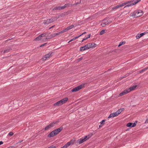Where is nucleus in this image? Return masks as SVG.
<instances>
[{
  "mask_svg": "<svg viewBox=\"0 0 148 148\" xmlns=\"http://www.w3.org/2000/svg\"><path fill=\"white\" fill-rule=\"evenodd\" d=\"M46 35V34H41L39 36L41 38H42V37H43L45 36Z\"/></svg>",
  "mask_w": 148,
  "mask_h": 148,
  "instance_id": "obj_37",
  "label": "nucleus"
},
{
  "mask_svg": "<svg viewBox=\"0 0 148 148\" xmlns=\"http://www.w3.org/2000/svg\"><path fill=\"white\" fill-rule=\"evenodd\" d=\"M75 141V139H72L70 141L66 143L64 145L67 148L71 145L73 144L74 143Z\"/></svg>",
  "mask_w": 148,
  "mask_h": 148,
  "instance_id": "obj_6",
  "label": "nucleus"
},
{
  "mask_svg": "<svg viewBox=\"0 0 148 148\" xmlns=\"http://www.w3.org/2000/svg\"><path fill=\"white\" fill-rule=\"evenodd\" d=\"M59 101L60 102V103L62 104H62H64L63 102H62V100H60Z\"/></svg>",
  "mask_w": 148,
  "mask_h": 148,
  "instance_id": "obj_45",
  "label": "nucleus"
},
{
  "mask_svg": "<svg viewBox=\"0 0 148 148\" xmlns=\"http://www.w3.org/2000/svg\"><path fill=\"white\" fill-rule=\"evenodd\" d=\"M105 120H102L101 122V124H104V122L105 121Z\"/></svg>",
  "mask_w": 148,
  "mask_h": 148,
  "instance_id": "obj_41",
  "label": "nucleus"
},
{
  "mask_svg": "<svg viewBox=\"0 0 148 148\" xmlns=\"http://www.w3.org/2000/svg\"><path fill=\"white\" fill-rule=\"evenodd\" d=\"M51 128L50 126L49 125H47L45 128V130H47L48 129Z\"/></svg>",
  "mask_w": 148,
  "mask_h": 148,
  "instance_id": "obj_32",
  "label": "nucleus"
},
{
  "mask_svg": "<svg viewBox=\"0 0 148 148\" xmlns=\"http://www.w3.org/2000/svg\"><path fill=\"white\" fill-rule=\"evenodd\" d=\"M74 27V25H72L69 27H67V28L68 30L73 28Z\"/></svg>",
  "mask_w": 148,
  "mask_h": 148,
  "instance_id": "obj_26",
  "label": "nucleus"
},
{
  "mask_svg": "<svg viewBox=\"0 0 148 148\" xmlns=\"http://www.w3.org/2000/svg\"><path fill=\"white\" fill-rule=\"evenodd\" d=\"M148 123V119H147L145 122V123Z\"/></svg>",
  "mask_w": 148,
  "mask_h": 148,
  "instance_id": "obj_44",
  "label": "nucleus"
},
{
  "mask_svg": "<svg viewBox=\"0 0 148 148\" xmlns=\"http://www.w3.org/2000/svg\"><path fill=\"white\" fill-rule=\"evenodd\" d=\"M86 40V38H84L82 40V42H83V41L84 40Z\"/></svg>",
  "mask_w": 148,
  "mask_h": 148,
  "instance_id": "obj_50",
  "label": "nucleus"
},
{
  "mask_svg": "<svg viewBox=\"0 0 148 148\" xmlns=\"http://www.w3.org/2000/svg\"><path fill=\"white\" fill-rule=\"evenodd\" d=\"M86 32H85L84 33H82V34H81L80 35H81V36L82 35H83L84 34H86Z\"/></svg>",
  "mask_w": 148,
  "mask_h": 148,
  "instance_id": "obj_51",
  "label": "nucleus"
},
{
  "mask_svg": "<svg viewBox=\"0 0 148 148\" xmlns=\"http://www.w3.org/2000/svg\"><path fill=\"white\" fill-rule=\"evenodd\" d=\"M3 143V142L2 141H0V145L2 144Z\"/></svg>",
  "mask_w": 148,
  "mask_h": 148,
  "instance_id": "obj_48",
  "label": "nucleus"
},
{
  "mask_svg": "<svg viewBox=\"0 0 148 148\" xmlns=\"http://www.w3.org/2000/svg\"><path fill=\"white\" fill-rule=\"evenodd\" d=\"M147 68H146V69H143L142 70L140 71V72H144V71H145L147 70Z\"/></svg>",
  "mask_w": 148,
  "mask_h": 148,
  "instance_id": "obj_40",
  "label": "nucleus"
},
{
  "mask_svg": "<svg viewBox=\"0 0 148 148\" xmlns=\"http://www.w3.org/2000/svg\"><path fill=\"white\" fill-rule=\"evenodd\" d=\"M61 105H62V104L59 101L54 104V106H59Z\"/></svg>",
  "mask_w": 148,
  "mask_h": 148,
  "instance_id": "obj_24",
  "label": "nucleus"
},
{
  "mask_svg": "<svg viewBox=\"0 0 148 148\" xmlns=\"http://www.w3.org/2000/svg\"><path fill=\"white\" fill-rule=\"evenodd\" d=\"M105 33V30H101L100 33V35H102L103 34Z\"/></svg>",
  "mask_w": 148,
  "mask_h": 148,
  "instance_id": "obj_33",
  "label": "nucleus"
},
{
  "mask_svg": "<svg viewBox=\"0 0 148 148\" xmlns=\"http://www.w3.org/2000/svg\"><path fill=\"white\" fill-rule=\"evenodd\" d=\"M140 0H134L132 1V3L130 4V5H128L125 6L124 8L126 7H129V6H132L134 5H135L138 2H139Z\"/></svg>",
  "mask_w": 148,
  "mask_h": 148,
  "instance_id": "obj_5",
  "label": "nucleus"
},
{
  "mask_svg": "<svg viewBox=\"0 0 148 148\" xmlns=\"http://www.w3.org/2000/svg\"><path fill=\"white\" fill-rule=\"evenodd\" d=\"M101 126V125H99V127H100Z\"/></svg>",
  "mask_w": 148,
  "mask_h": 148,
  "instance_id": "obj_56",
  "label": "nucleus"
},
{
  "mask_svg": "<svg viewBox=\"0 0 148 148\" xmlns=\"http://www.w3.org/2000/svg\"><path fill=\"white\" fill-rule=\"evenodd\" d=\"M122 7V6L121 5V4L117 5L116 6H115L114 7L112 8V10H114L116 9H117L119 8L120 7Z\"/></svg>",
  "mask_w": 148,
  "mask_h": 148,
  "instance_id": "obj_18",
  "label": "nucleus"
},
{
  "mask_svg": "<svg viewBox=\"0 0 148 148\" xmlns=\"http://www.w3.org/2000/svg\"><path fill=\"white\" fill-rule=\"evenodd\" d=\"M13 135V132H10L8 134V135H9V136H12Z\"/></svg>",
  "mask_w": 148,
  "mask_h": 148,
  "instance_id": "obj_38",
  "label": "nucleus"
},
{
  "mask_svg": "<svg viewBox=\"0 0 148 148\" xmlns=\"http://www.w3.org/2000/svg\"><path fill=\"white\" fill-rule=\"evenodd\" d=\"M125 43V42H120L118 45V47H120V46L124 44Z\"/></svg>",
  "mask_w": 148,
  "mask_h": 148,
  "instance_id": "obj_29",
  "label": "nucleus"
},
{
  "mask_svg": "<svg viewBox=\"0 0 148 148\" xmlns=\"http://www.w3.org/2000/svg\"><path fill=\"white\" fill-rule=\"evenodd\" d=\"M68 29H67V28H65L64 29H63V30L61 31L60 32V34L63 33L64 32H66L67 31H68Z\"/></svg>",
  "mask_w": 148,
  "mask_h": 148,
  "instance_id": "obj_27",
  "label": "nucleus"
},
{
  "mask_svg": "<svg viewBox=\"0 0 148 148\" xmlns=\"http://www.w3.org/2000/svg\"><path fill=\"white\" fill-rule=\"evenodd\" d=\"M58 122V121H53V122H52L49 125L51 127H53Z\"/></svg>",
  "mask_w": 148,
  "mask_h": 148,
  "instance_id": "obj_21",
  "label": "nucleus"
},
{
  "mask_svg": "<svg viewBox=\"0 0 148 148\" xmlns=\"http://www.w3.org/2000/svg\"><path fill=\"white\" fill-rule=\"evenodd\" d=\"M137 123V121H136L134 123H133V124H132V127H134L136 126V123Z\"/></svg>",
  "mask_w": 148,
  "mask_h": 148,
  "instance_id": "obj_35",
  "label": "nucleus"
},
{
  "mask_svg": "<svg viewBox=\"0 0 148 148\" xmlns=\"http://www.w3.org/2000/svg\"><path fill=\"white\" fill-rule=\"evenodd\" d=\"M118 114L117 113V112H115L113 113H112L111 114L108 116V118H110L111 117H115L118 115Z\"/></svg>",
  "mask_w": 148,
  "mask_h": 148,
  "instance_id": "obj_11",
  "label": "nucleus"
},
{
  "mask_svg": "<svg viewBox=\"0 0 148 148\" xmlns=\"http://www.w3.org/2000/svg\"><path fill=\"white\" fill-rule=\"evenodd\" d=\"M90 34H89L88 36L87 37H86V39H87L88 38H89L90 37Z\"/></svg>",
  "mask_w": 148,
  "mask_h": 148,
  "instance_id": "obj_43",
  "label": "nucleus"
},
{
  "mask_svg": "<svg viewBox=\"0 0 148 148\" xmlns=\"http://www.w3.org/2000/svg\"><path fill=\"white\" fill-rule=\"evenodd\" d=\"M92 135V134H90L87 136H85L84 137L86 139V140H87L88 139H89L90 138Z\"/></svg>",
  "mask_w": 148,
  "mask_h": 148,
  "instance_id": "obj_17",
  "label": "nucleus"
},
{
  "mask_svg": "<svg viewBox=\"0 0 148 148\" xmlns=\"http://www.w3.org/2000/svg\"><path fill=\"white\" fill-rule=\"evenodd\" d=\"M51 19H52L53 21V22L56 20L57 19V17H54L53 18H51Z\"/></svg>",
  "mask_w": 148,
  "mask_h": 148,
  "instance_id": "obj_34",
  "label": "nucleus"
},
{
  "mask_svg": "<svg viewBox=\"0 0 148 148\" xmlns=\"http://www.w3.org/2000/svg\"><path fill=\"white\" fill-rule=\"evenodd\" d=\"M89 49V48L88 44L84 47H81L80 48V51H82L88 49Z\"/></svg>",
  "mask_w": 148,
  "mask_h": 148,
  "instance_id": "obj_8",
  "label": "nucleus"
},
{
  "mask_svg": "<svg viewBox=\"0 0 148 148\" xmlns=\"http://www.w3.org/2000/svg\"><path fill=\"white\" fill-rule=\"evenodd\" d=\"M86 141V139L84 137H82V138L78 139L77 142L79 143V144H80Z\"/></svg>",
  "mask_w": 148,
  "mask_h": 148,
  "instance_id": "obj_7",
  "label": "nucleus"
},
{
  "mask_svg": "<svg viewBox=\"0 0 148 148\" xmlns=\"http://www.w3.org/2000/svg\"><path fill=\"white\" fill-rule=\"evenodd\" d=\"M62 102H63V103L64 104V103H66V101H67L68 100V99L67 97H65V98H64V99H62Z\"/></svg>",
  "mask_w": 148,
  "mask_h": 148,
  "instance_id": "obj_23",
  "label": "nucleus"
},
{
  "mask_svg": "<svg viewBox=\"0 0 148 148\" xmlns=\"http://www.w3.org/2000/svg\"><path fill=\"white\" fill-rule=\"evenodd\" d=\"M63 127H61L57 129L54 130L52 131L48 135V137H53L58 134L63 129Z\"/></svg>",
  "mask_w": 148,
  "mask_h": 148,
  "instance_id": "obj_2",
  "label": "nucleus"
},
{
  "mask_svg": "<svg viewBox=\"0 0 148 148\" xmlns=\"http://www.w3.org/2000/svg\"><path fill=\"white\" fill-rule=\"evenodd\" d=\"M67 147H66L64 145L63 147H62L61 148H66Z\"/></svg>",
  "mask_w": 148,
  "mask_h": 148,
  "instance_id": "obj_53",
  "label": "nucleus"
},
{
  "mask_svg": "<svg viewBox=\"0 0 148 148\" xmlns=\"http://www.w3.org/2000/svg\"><path fill=\"white\" fill-rule=\"evenodd\" d=\"M41 38L40 36H38V37H36V38H35L34 40V41H36V40H40Z\"/></svg>",
  "mask_w": 148,
  "mask_h": 148,
  "instance_id": "obj_28",
  "label": "nucleus"
},
{
  "mask_svg": "<svg viewBox=\"0 0 148 148\" xmlns=\"http://www.w3.org/2000/svg\"><path fill=\"white\" fill-rule=\"evenodd\" d=\"M82 59V58L81 57L80 58H79V61H80V60H81Z\"/></svg>",
  "mask_w": 148,
  "mask_h": 148,
  "instance_id": "obj_49",
  "label": "nucleus"
},
{
  "mask_svg": "<svg viewBox=\"0 0 148 148\" xmlns=\"http://www.w3.org/2000/svg\"><path fill=\"white\" fill-rule=\"evenodd\" d=\"M52 52H50L48 53L45 55L42 58V59L43 60H47L48 58L52 56Z\"/></svg>",
  "mask_w": 148,
  "mask_h": 148,
  "instance_id": "obj_4",
  "label": "nucleus"
},
{
  "mask_svg": "<svg viewBox=\"0 0 148 148\" xmlns=\"http://www.w3.org/2000/svg\"><path fill=\"white\" fill-rule=\"evenodd\" d=\"M128 93V92L127 91V89H126L123 92L120 93V94H119V96H121L123 95H125L127 94V93Z\"/></svg>",
  "mask_w": 148,
  "mask_h": 148,
  "instance_id": "obj_14",
  "label": "nucleus"
},
{
  "mask_svg": "<svg viewBox=\"0 0 148 148\" xmlns=\"http://www.w3.org/2000/svg\"><path fill=\"white\" fill-rule=\"evenodd\" d=\"M89 48L94 47H96V44L95 43H88V44Z\"/></svg>",
  "mask_w": 148,
  "mask_h": 148,
  "instance_id": "obj_15",
  "label": "nucleus"
},
{
  "mask_svg": "<svg viewBox=\"0 0 148 148\" xmlns=\"http://www.w3.org/2000/svg\"><path fill=\"white\" fill-rule=\"evenodd\" d=\"M59 10V6H57L54 8H53V10Z\"/></svg>",
  "mask_w": 148,
  "mask_h": 148,
  "instance_id": "obj_31",
  "label": "nucleus"
},
{
  "mask_svg": "<svg viewBox=\"0 0 148 148\" xmlns=\"http://www.w3.org/2000/svg\"><path fill=\"white\" fill-rule=\"evenodd\" d=\"M79 3H75V5H77V4H79Z\"/></svg>",
  "mask_w": 148,
  "mask_h": 148,
  "instance_id": "obj_54",
  "label": "nucleus"
},
{
  "mask_svg": "<svg viewBox=\"0 0 148 148\" xmlns=\"http://www.w3.org/2000/svg\"><path fill=\"white\" fill-rule=\"evenodd\" d=\"M73 4H65L64 6H59V10H62L65 8L67 7H72L73 6Z\"/></svg>",
  "mask_w": 148,
  "mask_h": 148,
  "instance_id": "obj_9",
  "label": "nucleus"
},
{
  "mask_svg": "<svg viewBox=\"0 0 148 148\" xmlns=\"http://www.w3.org/2000/svg\"><path fill=\"white\" fill-rule=\"evenodd\" d=\"M132 3V1H128L123 3H121V5L122 6V7L124 6V5H130V4Z\"/></svg>",
  "mask_w": 148,
  "mask_h": 148,
  "instance_id": "obj_13",
  "label": "nucleus"
},
{
  "mask_svg": "<svg viewBox=\"0 0 148 148\" xmlns=\"http://www.w3.org/2000/svg\"><path fill=\"white\" fill-rule=\"evenodd\" d=\"M85 84H82L81 85L77 86L74 88H73L71 90V91L72 92H74L77 91L82 88L84 87V86Z\"/></svg>",
  "mask_w": 148,
  "mask_h": 148,
  "instance_id": "obj_3",
  "label": "nucleus"
},
{
  "mask_svg": "<svg viewBox=\"0 0 148 148\" xmlns=\"http://www.w3.org/2000/svg\"><path fill=\"white\" fill-rule=\"evenodd\" d=\"M118 114V115L119 114L122 112V110L120 109L119 110L117 111L116 112Z\"/></svg>",
  "mask_w": 148,
  "mask_h": 148,
  "instance_id": "obj_36",
  "label": "nucleus"
},
{
  "mask_svg": "<svg viewBox=\"0 0 148 148\" xmlns=\"http://www.w3.org/2000/svg\"><path fill=\"white\" fill-rule=\"evenodd\" d=\"M60 34V32L58 33H55L53 34H52L50 35V37L51 38H53L57 35H59Z\"/></svg>",
  "mask_w": 148,
  "mask_h": 148,
  "instance_id": "obj_19",
  "label": "nucleus"
},
{
  "mask_svg": "<svg viewBox=\"0 0 148 148\" xmlns=\"http://www.w3.org/2000/svg\"><path fill=\"white\" fill-rule=\"evenodd\" d=\"M120 110H122V112L124 110V109L123 108H122V109H120Z\"/></svg>",
  "mask_w": 148,
  "mask_h": 148,
  "instance_id": "obj_52",
  "label": "nucleus"
},
{
  "mask_svg": "<svg viewBox=\"0 0 148 148\" xmlns=\"http://www.w3.org/2000/svg\"><path fill=\"white\" fill-rule=\"evenodd\" d=\"M136 87V86H133L132 87H130L129 88L127 89V90L128 91V92H130L131 91L134 90Z\"/></svg>",
  "mask_w": 148,
  "mask_h": 148,
  "instance_id": "obj_12",
  "label": "nucleus"
},
{
  "mask_svg": "<svg viewBox=\"0 0 148 148\" xmlns=\"http://www.w3.org/2000/svg\"><path fill=\"white\" fill-rule=\"evenodd\" d=\"M108 24V23H107V20L105 19L103 20L102 23L101 24V25L103 27H104L106 25Z\"/></svg>",
  "mask_w": 148,
  "mask_h": 148,
  "instance_id": "obj_16",
  "label": "nucleus"
},
{
  "mask_svg": "<svg viewBox=\"0 0 148 148\" xmlns=\"http://www.w3.org/2000/svg\"><path fill=\"white\" fill-rule=\"evenodd\" d=\"M23 141V140H19L18 142L16 144H18V143H21Z\"/></svg>",
  "mask_w": 148,
  "mask_h": 148,
  "instance_id": "obj_46",
  "label": "nucleus"
},
{
  "mask_svg": "<svg viewBox=\"0 0 148 148\" xmlns=\"http://www.w3.org/2000/svg\"><path fill=\"white\" fill-rule=\"evenodd\" d=\"M11 50V49H8L6 50H5L4 51L3 53H8V52H9Z\"/></svg>",
  "mask_w": 148,
  "mask_h": 148,
  "instance_id": "obj_30",
  "label": "nucleus"
},
{
  "mask_svg": "<svg viewBox=\"0 0 148 148\" xmlns=\"http://www.w3.org/2000/svg\"><path fill=\"white\" fill-rule=\"evenodd\" d=\"M81 36V35H79V36H76L74 38H73L72 39H71V40H70L69 42H68V43H69L70 42L73 40H75V39L78 38H79V37H80Z\"/></svg>",
  "mask_w": 148,
  "mask_h": 148,
  "instance_id": "obj_22",
  "label": "nucleus"
},
{
  "mask_svg": "<svg viewBox=\"0 0 148 148\" xmlns=\"http://www.w3.org/2000/svg\"><path fill=\"white\" fill-rule=\"evenodd\" d=\"M47 43H44V44H43L42 45H41L40 46V47H42L45 45H46Z\"/></svg>",
  "mask_w": 148,
  "mask_h": 148,
  "instance_id": "obj_42",
  "label": "nucleus"
},
{
  "mask_svg": "<svg viewBox=\"0 0 148 148\" xmlns=\"http://www.w3.org/2000/svg\"><path fill=\"white\" fill-rule=\"evenodd\" d=\"M145 34V33H143L139 34H138L136 36V38L137 39L139 38L140 37L142 36Z\"/></svg>",
  "mask_w": 148,
  "mask_h": 148,
  "instance_id": "obj_20",
  "label": "nucleus"
},
{
  "mask_svg": "<svg viewBox=\"0 0 148 148\" xmlns=\"http://www.w3.org/2000/svg\"><path fill=\"white\" fill-rule=\"evenodd\" d=\"M107 21V23H108V24L111 23L112 22V21Z\"/></svg>",
  "mask_w": 148,
  "mask_h": 148,
  "instance_id": "obj_47",
  "label": "nucleus"
},
{
  "mask_svg": "<svg viewBox=\"0 0 148 148\" xmlns=\"http://www.w3.org/2000/svg\"><path fill=\"white\" fill-rule=\"evenodd\" d=\"M132 124H133V123H129L127 124L126 126L127 127H132Z\"/></svg>",
  "mask_w": 148,
  "mask_h": 148,
  "instance_id": "obj_25",
  "label": "nucleus"
},
{
  "mask_svg": "<svg viewBox=\"0 0 148 148\" xmlns=\"http://www.w3.org/2000/svg\"><path fill=\"white\" fill-rule=\"evenodd\" d=\"M56 147L55 146L51 145L48 148H56Z\"/></svg>",
  "mask_w": 148,
  "mask_h": 148,
  "instance_id": "obj_39",
  "label": "nucleus"
},
{
  "mask_svg": "<svg viewBox=\"0 0 148 148\" xmlns=\"http://www.w3.org/2000/svg\"><path fill=\"white\" fill-rule=\"evenodd\" d=\"M54 26H53L51 27H50L49 28V29H51V28H52L53 27H54Z\"/></svg>",
  "mask_w": 148,
  "mask_h": 148,
  "instance_id": "obj_55",
  "label": "nucleus"
},
{
  "mask_svg": "<svg viewBox=\"0 0 148 148\" xmlns=\"http://www.w3.org/2000/svg\"><path fill=\"white\" fill-rule=\"evenodd\" d=\"M53 22L52 19H48L47 20H45L44 22V23L45 24L48 25L51 23Z\"/></svg>",
  "mask_w": 148,
  "mask_h": 148,
  "instance_id": "obj_10",
  "label": "nucleus"
},
{
  "mask_svg": "<svg viewBox=\"0 0 148 148\" xmlns=\"http://www.w3.org/2000/svg\"><path fill=\"white\" fill-rule=\"evenodd\" d=\"M143 14V11L140 10H136L130 14L131 16L134 18H137Z\"/></svg>",
  "mask_w": 148,
  "mask_h": 148,
  "instance_id": "obj_1",
  "label": "nucleus"
}]
</instances>
